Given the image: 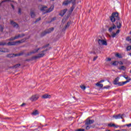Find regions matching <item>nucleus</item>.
Listing matches in <instances>:
<instances>
[{
	"mask_svg": "<svg viewBox=\"0 0 131 131\" xmlns=\"http://www.w3.org/2000/svg\"><path fill=\"white\" fill-rule=\"evenodd\" d=\"M110 20L111 22L114 23L115 21H116V25L117 28L119 29L121 28V23L119 21L120 20V18H119V14L117 12L113 13L112 16H110Z\"/></svg>",
	"mask_w": 131,
	"mask_h": 131,
	"instance_id": "nucleus-1",
	"label": "nucleus"
},
{
	"mask_svg": "<svg viewBox=\"0 0 131 131\" xmlns=\"http://www.w3.org/2000/svg\"><path fill=\"white\" fill-rule=\"evenodd\" d=\"M47 8L48 7L46 6L42 7V8L41 9V11H45L44 13H50L52 12L53 10H54V5L51 6V7L48 10H47Z\"/></svg>",
	"mask_w": 131,
	"mask_h": 131,
	"instance_id": "nucleus-2",
	"label": "nucleus"
},
{
	"mask_svg": "<svg viewBox=\"0 0 131 131\" xmlns=\"http://www.w3.org/2000/svg\"><path fill=\"white\" fill-rule=\"evenodd\" d=\"M98 42L100 46H107V41L103 39H98Z\"/></svg>",
	"mask_w": 131,
	"mask_h": 131,
	"instance_id": "nucleus-3",
	"label": "nucleus"
},
{
	"mask_svg": "<svg viewBox=\"0 0 131 131\" xmlns=\"http://www.w3.org/2000/svg\"><path fill=\"white\" fill-rule=\"evenodd\" d=\"M113 117L116 119H122L123 118V115L119 114L118 115H114Z\"/></svg>",
	"mask_w": 131,
	"mask_h": 131,
	"instance_id": "nucleus-4",
	"label": "nucleus"
},
{
	"mask_svg": "<svg viewBox=\"0 0 131 131\" xmlns=\"http://www.w3.org/2000/svg\"><path fill=\"white\" fill-rule=\"evenodd\" d=\"M94 120H91L90 119H87L86 122H85V125H90V124H92L93 122H94Z\"/></svg>",
	"mask_w": 131,
	"mask_h": 131,
	"instance_id": "nucleus-5",
	"label": "nucleus"
},
{
	"mask_svg": "<svg viewBox=\"0 0 131 131\" xmlns=\"http://www.w3.org/2000/svg\"><path fill=\"white\" fill-rule=\"evenodd\" d=\"M38 98H39V96H38V95H33L30 98V100H31V101H36V100H37Z\"/></svg>",
	"mask_w": 131,
	"mask_h": 131,
	"instance_id": "nucleus-6",
	"label": "nucleus"
},
{
	"mask_svg": "<svg viewBox=\"0 0 131 131\" xmlns=\"http://www.w3.org/2000/svg\"><path fill=\"white\" fill-rule=\"evenodd\" d=\"M72 2L71 0H66L62 3V6H68L70 5V3Z\"/></svg>",
	"mask_w": 131,
	"mask_h": 131,
	"instance_id": "nucleus-7",
	"label": "nucleus"
},
{
	"mask_svg": "<svg viewBox=\"0 0 131 131\" xmlns=\"http://www.w3.org/2000/svg\"><path fill=\"white\" fill-rule=\"evenodd\" d=\"M67 11H68L67 9H65L61 11L59 13L60 16H64L66 13V12H67Z\"/></svg>",
	"mask_w": 131,
	"mask_h": 131,
	"instance_id": "nucleus-8",
	"label": "nucleus"
},
{
	"mask_svg": "<svg viewBox=\"0 0 131 131\" xmlns=\"http://www.w3.org/2000/svg\"><path fill=\"white\" fill-rule=\"evenodd\" d=\"M18 42L20 43V42H21V41H18L16 42H9L8 43V46H15V45H17V43H18Z\"/></svg>",
	"mask_w": 131,
	"mask_h": 131,
	"instance_id": "nucleus-9",
	"label": "nucleus"
},
{
	"mask_svg": "<svg viewBox=\"0 0 131 131\" xmlns=\"http://www.w3.org/2000/svg\"><path fill=\"white\" fill-rule=\"evenodd\" d=\"M22 36H21V35H18L17 36H15L14 37H12L11 38H10L9 40H15V39H18V38H19V37H21Z\"/></svg>",
	"mask_w": 131,
	"mask_h": 131,
	"instance_id": "nucleus-10",
	"label": "nucleus"
},
{
	"mask_svg": "<svg viewBox=\"0 0 131 131\" xmlns=\"http://www.w3.org/2000/svg\"><path fill=\"white\" fill-rule=\"evenodd\" d=\"M10 24L12 25V26H13V27H15V28H18V24H16V23L14 22L13 20H11L10 21Z\"/></svg>",
	"mask_w": 131,
	"mask_h": 131,
	"instance_id": "nucleus-11",
	"label": "nucleus"
},
{
	"mask_svg": "<svg viewBox=\"0 0 131 131\" xmlns=\"http://www.w3.org/2000/svg\"><path fill=\"white\" fill-rule=\"evenodd\" d=\"M43 56H45V51H42V52L38 55L37 58H41V57H43Z\"/></svg>",
	"mask_w": 131,
	"mask_h": 131,
	"instance_id": "nucleus-12",
	"label": "nucleus"
},
{
	"mask_svg": "<svg viewBox=\"0 0 131 131\" xmlns=\"http://www.w3.org/2000/svg\"><path fill=\"white\" fill-rule=\"evenodd\" d=\"M41 98H42V99H50V98H51V95H48V94H45V95L42 96Z\"/></svg>",
	"mask_w": 131,
	"mask_h": 131,
	"instance_id": "nucleus-13",
	"label": "nucleus"
},
{
	"mask_svg": "<svg viewBox=\"0 0 131 131\" xmlns=\"http://www.w3.org/2000/svg\"><path fill=\"white\" fill-rule=\"evenodd\" d=\"M115 28H116V26H115V25L113 24L112 27H111L109 29H108V31H110V32H111L113 30H114V29H115Z\"/></svg>",
	"mask_w": 131,
	"mask_h": 131,
	"instance_id": "nucleus-14",
	"label": "nucleus"
},
{
	"mask_svg": "<svg viewBox=\"0 0 131 131\" xmlns=\"http://www.w3.org/2000/svg\"><path fill=\"white\" fill-rule=\"evenodd\" d=\"M108 126H109L110 127H112V126H113L114 127H115L116 128H117V127H118V125H116L115 124H113V123L108 124Z\"/></svg>",
	"mask_w": 131,
	"mask_h": 131,
	"instance_id": "nucleus-15",
	"label": "nucleus"
},
{
	"mask_svg": "<svg viewBox=\"0 0 131 131\" xmlns=\"http://www.w3.org/2000/svg\"><path fill=\"white\" fill-rule=\"evenodd\" d=\"M119 81V77H117L114 81V84L116 85L118 83V81Z\"/></svg>",
	"mask_w": 131,
	"mask_h": 131,
	"instance_id": "nucleus-16",
	"label": "nucleus"
},
{
	"mask_svg": "<svg viewBox=\"0 0 131 131\" xmlns=\"http://www.w3.org/2000/svg\"><path fill=\"white\" fill-rule=\"evenodd\" d=\"M72 4H73V6L70 9V12L71 13H72V12H73V10H74L75 8V6H74V2H72Z\"/></svg>",
	"mask_w": 131,
	"mask_h": 131,
	"instance_id": "nucleus-17",
	"label": "nucleus"
},
{
	"mask_svg": "<svg viewBox=\"0 0 131 131\" xmlns=\"http://www.w3.org/2000/svg\"><path fill=\"white\" fill-rule=\"evenodd\" d=\"M54 31V28H51L50 29H48V31H46V33H51L52 31Z\"/></svg>",
	"mask_w": 131,
	"mask_h": 131,
	"instance_id": "nucleus-18",
	"label": "nucleus"
},
{
	"mask_svg": "<svg viewBox=\"0 0 131 131\" xmlns=\"http://www.w3.org/2000/svg\"><path fill=\"white\" fill-rule=\"evenodd\" d=\"M32 114L33 115H38V114H39V113L38 112V111L37 110H35L33 112V113H32Z\"/></svg>",
	"mask_w": 131,
	"mask_h": 131,
	"instance_id": "nucleus-19",
	"label": "nucleus"
},
{
	"mask_svg": "<svg viewBox=\"0 0 131 131\" xmlns=\"http://www.w3.org/2000/svg\"><path fill=\"white\" fill-rule=\"evenodd\" d=\"M0 52H1V53H6L8 52V50L5 48H0Z\"/></svg>",
	"mask_w": 131,
	"mask_h": 131,
	"instance_id": "nucleus-20",
	"label": "nucleus"
},
{
	"mask_svg": "<svg viewBox=\"0 0 131 131\" xmlns=\"http://www.w3.org/2000/svg\"><path fill=\"white\" fill-rule=\"evenodd\" d=\"M118 69H119V70H125V69H126V68H125V67L122 66L121 67H120Z\"/></svg>",
	"mask_w": 131,
	"mask_h": 131,
	"instance_id": "nucleus-21",
	"label": "nucleus"
},
{
	"mask_svg": "<svg viewBox=\"0 0 131 131\" xmlns=\"http://www.w3.org/2000/svg\"><path fill=\"white\" fill-rule=\"evenodd\" d=\"M15 5H17V3L16 2H12L11 4V6L13 10H14L15 9V8L14 7V6H15Z\"/></svg>",
	"mask_w": 131,
	"mask_h": 131,
	"instance_id": "nucleus-22",
	"label": "nucleus"
},
{
	"mask_svg": "<svg viewBox=\"0 0 131 131\" xmlns=\"http://www.w3.org/2000/svg\"><path fill=\"white\" fill-rule=\"evenodd\" d=\"M31 18H34V17H35V13H34V12H31Z\"/></svg>",
	"mask_w": 131,
	"mask_h": 131,
	"instance_id": "nucleus-23",
	"label": "nucleus"
},
{
	"mask_svg": "<svg viewBox=\"0 0 131 131\" xmlns=\"http://www.w3.org/2000/svg\"><path fill=\"white\" fill-rule=\"evenodd\" d=\"M96 85H97V86H99V88H103V86L102 84H100L99 83H96Z\"/></svg>",
	"mask_w": 131,
	"mask_h": 131,
	"instance_id": "nucleus-24",
	"label": "nucleus"
},
{
	"mask_svg": "<svg viewBox=\"0 0 131 131\" xmlns=\"http://www.w3.org/2000/svg\"><path fill=\"white\" fill-rule=\"evenodd\" d=\"M116 57H117L118 58H122V56H121V55L119 54V53H117L116 54Z\"/></svg>",
	"mask_w": 131,
	"mask_h": 131,
	"instance_id": "nucleus-25",
	"label": "nucleus"
},
{
	"mask_svg": "<svg viewBox=\"0 0 131 131\" xmlns=\"http://www.w3.org/2000/svg\"><path fill=\"white\" fill-rule=\"evenodd\" d=\"M40 49H41V48H39L38 49L35 50L34 51L31 52V54H34V53H36L37 52H38L39 51V50H40Z\"/></svg>",
	"mask_w": 131,
	"mask_h": 131,
	"instance_id": "nucleus-26",
	"label": "nucleus"
},
{
	"mask_svg": "<svg viewBox=\"0 0 131 131\" xmlns=\"http://www.w3.org/2000/svg\"><path fill=\"white\" fill-rule=\"evenodd\" d=\"M113 65L114 66H117L118 65V61H114L113 63Z\"/></svg>",
	"mask_w": 131,
	"mask_h": 131,
	"instance_id": "nucleus-27",
	"label": "nucleus"
},
{
	"mask_svg": "<svg viewBox=\"0 0 131 131\" xmlns=\"http://www.w3.org/2000/svg\"><path fill=\"white\" fill-rule=\"evenodd\" d=\"M81 90H83V91H84V90H85L86 88L85 86L83 85H81L80 86Z\"/></svg>",
	"mask_w": 131,
	"mask_h": 131,
	"instance_id": "nucleus-28",
	"label": "nucleus"
},
{
	"mask_svg": "<svg viewBox=\"0 0 131 131\" xmlns=\"http://www.w3.org/2000/svg\"><path fill=\"white\" fill-rule=\"evenodd\" d=\"M0 30L2 32L4 31V26H0Z\"/></svg>",
	"mask_w": 131,
	"mask_h": 131,
	"instance_id": "nucleus-29",
	"label": "nucleus"
},
{
	"mask_svg": "<svg viewBox=\"0 0 131 131\" xmlns=\"http://www.w3.org/2000/svg\"><path fill=\"white\" fill-rule=\"evenodd\" d=\"M117 84L119 86H121L123 85V84L122 82H118Z\"/></svg>",
	"mask_w": 131,
	"mask_h": 131,
	"instance_id": "nucleus-30",
	"label": "nucleus"
},
{
	"mask_svg": "<svg viewBox=\"0 0 131 131\" xmlns=\"http://www.w3.org/2000/svg\"><path fill=\"white\" fill-rule=\"evenodd\" d=\"M70 24H71V22H68V23L67 24L66 28L69 27V26H70Z\"/></svg>",
	"mask_w": 131,
	"mask_h": 131,
	"instance_id": "nucleus-31",
	"label": "nucleus"
},
{
	"mask_svg": "<svg viewBox=\"0 0 131 131\" xmlns=\"http://www.w3.org/2000/svg\"><path fill=\"white\" fill-rule=\"evenodd\" d=\"M117 35V34L116 33H113V34L112 35V37H115Z\"/></svg>",
	"mask_w": 131,
	"mask_h": 131,
	"instance_id": "nucleus-32",
	"label": "nucleus"
},
{
	"mask_svg": "<svg viewBox=\"0 0 131 131\" xmlns=\"http://www.w3.org/2000/svg\"><path fill=\"white\" fill-rule=\"evenodd\" d=\"M126 50H127V51H130L131 50V46H128L126 48Z\"/></svg>",
	"mask_w": 131,
	"mask_h": 131,
	"instance_id": "nucleus-33",
	"label": "nucleus"
},
{
	"mask_svg": "<svg viewBox=\"0 0 131 131\" xmlns=\"http://www.w3.org/2000/svg\"><path fill=\"white\" fill-rule=\"evenodd\" d=\"M6 2H7V0L2 1V2L0 3V7H2V5H3V4H4V3H6Z\"/></svg>",
	"mask_w": 131,
	"mask_h": 131,
	"instance_id": "nucleus-34",
	"label": "nucleus"
},
{
	"mask_svg": "<svg viewBox=\"0 0 131 131\" xmlns=\"http://www.w3.org/2000/svg\"><path fill=\"white\" fill-rule=\"evenodd\" d=\"M110 88V85H106V86H105L103 87V89H108Z\"/></svg>",
	"mask_w": 131,
	"mask_h": 131,
	"instance_id": "nucleus-35",
	"label": "nucleus"
},
{
	"mask_svg": "<svg viewBox=\"0 0 131 131\" xmlns=\"http://www.w3.org/2000/svg\"><path fill=\"white\" fill-rule=\"evenodd\" d=\"M126 40H127V41H130L131 40L130 38L129 37H127L126 38Z\"/></svg>",
	"mask_w": 131,
	"mask_h": 131,
	"instance_id": "nucleus-36",
	"label": "nucleus"
},
{
	"mask_svg": "<svg viewBox=\"0 0 131 131\" xmlns=\"http://www.w3.org/2000/svg\"><path fill=\"white\" fill-rule=\"evenodd\" d=\"M75 131H84V129H78L77 130H75Z\"/></svg>",
	"mask_w": 131,
	"mask_h": 131,
	"instance_id": "nucleus-37",
	"label": "nucleus"
},
{
	"mask_svg": "<svg viewBox=\"0 0 131 131\" xmlns=\"http://www.w3.org/2000/svg\"><path fill=\"white\" fill-rule=\"evenodd\" d=\"M118 63L120 65H123V62H122V61H119Z\"/></svg>",
	"mask_w": 131,
	"mask_h": 131,
	"instance_id": "nucleus-38",
	"label": "nucleus"
},
{
	"mask_svg": "<svg viewBox=\"0 0 131 131\" xmlns=\"http://www.w3.org/2000/svg\"><path fill=\"white\" fill-rule=\"evenodd\" d=\"M18 14H21V9H20V8L18 9Z\"/></svg>",
	"mask_w": 131,
	"mask_h": 131,
	"instance_id": "nucleus-39",
	"label": "nucleus"
},
{
	"mask_svg": "<svg viewBox=\"0 0 131 131\" xmlns=\"http://www.w3.org/2000/svg\"><path fill=\"white\" fill-rule=\"evenodd\" d=\"M5 43H3V42H0V46H5Z\"/></svg>",
	"mask_w": 131,
	"mask_h": 131,
	"instance_id": "nucleus-40",
	"label": "nucleus"
},
{
	"mask_svg": "<svg viewBox=\"0 0 131 131\" xmlns=\"http://www.w3.org/2000/svg\"><path fill=\"white\" fill-rule=\"evenodd\" d=\"M104 81H105V80H100V81L99 82V83H101V82H104Z\"/></svg>",
	"mask_w": 131,
	"mask_h": 131,
	"instance_id": "nucleus-41",
	"label": "nucleus"
},
{
	"mask_svg": "<svg viewBox=\"0 0 131 131\" xmlns=\"http://www.w3.org/2000/svg\"><path fill=\"white\" fill-rule=\"evenodd\" d=\"M119 32H120V30H118L117 31V32H116V34H118V33H119Z\"/></svg>",
	"mask_w": 131,
	"mask_h": 131,
	"instance_id": "nucleus-42",
	"label": "nucleus"
},
{
	"mask_svg": "<svg viewBox=\"0 0 131 131\" xmlns=\"http://www.w3.org/2000/svg\"><path fill=\"white\" fill-rule=\"evenodd\" d=\"M123 82V85H124V84H126V83H127V82L126 81L122 82Z\"/></svg>",
	"mask_w": 131,
	"mask_h": 131,
	"instance_id": "nucleus-43",
	"label": "nucleus"
},
{
	"mask_svg": "<svg viewBox=\"0 0 131 131\" xmlns=\"http://www.w3.org/2000/svg\"><path fill=\"white\" fill-rule=\"evenodd\" d=\"M90 126L89 125L86 126V129H90Z\"/></svg>",
	"mask_w": 131,
	"mask_h": 131,
	"instance_id": "nucleus-44",
	"label": "nucleus"
},
{
	"mask_svg": "<svg viewBox=\"0 0 131 131\" xmlns=\"http://www.w3.org/2000/svg\"><path fill=\"white\" fill-rule=\"evenodd\" d=\"M97 58H98V57H94L93 59V61H96V60H97Z\"/></svg>",
	"mask_w": 131,
	"mask_h": 131,
	"instance_id": "nucleus-45",
	"label": "nucleus"
},
{
	"mask_svg": "<svg viewBox=\"0 0 131 131\" xmlns=\"http://www.w3.org/2000/svg\"><path fill=\"white\" fill-rule=\"evenodd\" d=\"M126 82L127 83V82H129V81H130V79H128V80H127L126 81Z\"/></svg>",
	"mask_w": 131,
	"mask_h": 131,
	"instance_id": "nucleus-46",
	"label": "nucleus"
},
{
	"mask_svg": "<svg viewBox=\"0 0 131 131\" xmlns=\"http://www.w3.org/2000/svg\"><path fill=\"white\" fill-rule=\"evenodd\" d=\"M38 21H40V17H39V18H38L37 20H36V22Z\"/></svg>",
	"mask_w": 131,
	"mask_h": 131,
	"instance_id": "nucleus-47",
	"label": "nucleus"
},
{
	"mask_svg": "<svg viewBox=\"0 0 131 131\" xmlns=\"http://www.w3.org/2000/svg\"><path fill=\"white\" fill-rule=\"evenodd\" d=\"M19 66H20V64H16L15 66V68H17V67H19Z\"/></svg>",
	"mask_w": 131,
	"mask_h": 131,
	"instance_id": "nucleus-48",
	"label": "nucleus"
},
{
	"mask_svg": "<svg viewBox=\"0 0 131 131\" xmlns=\"http://www.w3.org/2000/svg\"><path fill=\"white\" fill-rule=\"evenodd\" d=\"M21 55H22V54H16L15 56H21Z\"/></svg>",
	"mask_w": 131,
	"mask_h": 131,
	"instance_id": "nucleus-49",
	"label": "nucleus"
},
{
	"mask_svg": "<svg viewBox=\"0 0 131 131\" xmlns=\"http://www.w3.org/2000/svg\"><path fill=\"white\" fill-rule=\"evenodd\" d=\"M107 61H111V58H107Z\"/></svg>",
	"mask_w": 131,
	"mask_h": 131,
	"instance_id": "nucleus-50",
	"label": "nucleus"
},
{
	"mask_svg": "<svg viewBox=\"0 0 131 131\" xmlns=\"http://www.w3.org/2000/svg\"><path fill=\"white\" fill-rule=\"evenodd\" d=\"M124 78H125V79H127V78H128V77L124 76Z\"/></svg>",
	"mask_w": 131,
	"mask_h": 131,
	"instance_id": "nucleus-51",
	"label": "nucleus"
},
{
	"mask_svg": "<svg viewBox=\"0 0 131 131\" xmlns=\"http://www.w3.org/2000/svg\"><path fill=\"white\" fill-rule=\"evenodd\" d=\"M127 126H131V123H130V124L127 125Z\"/></svg>",
	"mask_w": 131,
	"mask_h": 131,
	"instance_id": "nucleus-52",
	"label": "nucleus"
},
{
	"mask_svg": "<svg viewBox=\"0 0 131 131\" xmlns=\"http://www.w3.org/2000/svg\"><path fill=\"white\" fill-rule=\"evenodd\" d=\"M24 105H25V103H23V104L21 105V106L23 107V106H24Z\"/></svg>",
	"mask_w": 131,
	"mask_h": 131,
	"instance_id": "nucleus-53",
	"label": "nucleus"
},
{
	"mask_svg": "<svg viewBox=\"0 0 131 131\" xmlns=\"http://www.w3.org/2000/svg\"><path fill=\"white\" fill-rule=\"evenodd\" d=\"M55 18H53V19H52V21H54V20H55Z\"/></svg>",
	"mask_w": 131,
	"mask_h": 131,
	"instance_id": "nucleus-54",
	"label": "nucleus"
},
{
	"mask_svg": "<svg viewBox=\"0 0 131 131\" xmlns=\"http://www.w3.org/2000/svg\"><path fill=\"white\" fill-rule=\"evenodd\" d=\"M73 1L74 2H75L76 0H71L72 2Z\"/></svg>",
	"mask_w": 131,
	"mask_h": 131,
	"instance_id": "nucleus-55",
	"label": "nucleus"
},
{
	"mask_svg": "<svg viewBox=\"0 0 131 131\" xmlns=\"http://www.w3.org/2000/svg\"><path fill=\"white\" fill-rule=\"evenodd\" d=\"M42 0H39V2H41Z\"/></svg>",
	"mask_w": 131,
	"mask_h": 131,
	"instance_id": "nucleus-56",
	"label": "nucleus"
},
{
	"mask_svg": "<svg viewBox=\"0 0 131 131\" xmlns=\"http://www.w3.org/2000/svg\"><path fill=\"white\" fill-rule=\"evenodd\" d=\"M106 131H111L110 130H106Z\"/></svg>",
	"mask_w": 131,
	"mask_h": 131,
	"instance_id": "nucleus-57",
	"label": "nucleus"
},
{
	"mask_svg": "<svg viewBox=\"0 0 131 131\" xmlns=\"http://www.w3.org/2000/svg\"><path fill=\"white\" fill-rule=\"evenodd\" d=\"M130 34H131V32H130Z\"/></svg>",
	"mask_w": 131,
	"mask_h": 131,
	"instance_id": "nucleus-58",
	"label": "nucleus"
},
{
	"mask_svg": "<svg viewBox=\"0 0 131 131\" xmlns=\"http://www.w3.org/2000/svg\"><path fill=\"white\" fill-rule=\"evenodd\" d=\"M52 1H54V0H52Z\"/></svg>",
	"mask_w": 131,
	"mask_h": 131,
	"instance_id": "nucleus-59",
	"label": "nucleus"
},
{
	"mask_svg": "<svg viewBox=\"0 0 131 131\" xmlns=\"http://www.w3.org/2000/svg\"><path fill=\"white\" fill-rule=\"evenodd\" d=\"M0 19H1V17H0Z\"/></svg>",
	"mask_w": 131,
	"mask_h": 131,
	"instance_id": "nucleus-60",
	"label": "nucleus"
}]
</instances>
